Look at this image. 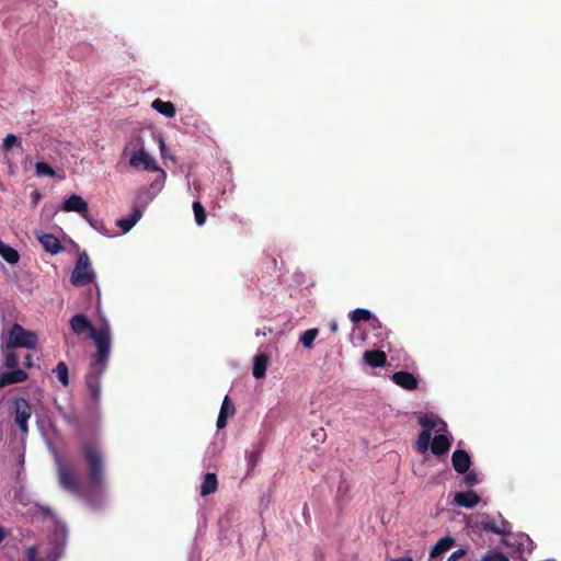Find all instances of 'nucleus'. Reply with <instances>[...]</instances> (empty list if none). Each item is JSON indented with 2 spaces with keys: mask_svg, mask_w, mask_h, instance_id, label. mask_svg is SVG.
Returning <instances> with one entry per match:
<instances>
[{
  "mask_svg": "<svg viewBox=\"0 0 561 561\" xmlns=\"http://www.w3.org/2000/svg\"><path fill=\"white\" fill-rule=\"evenodd\" d=\"M480 482L479 474L474 471H470L463 476V483L468 486H473Z\"/></svg>",
  "mask_w": 561,
  "mask_h": 561,
  "instance_id": "33",
  "label": "nucleus"
},
{
  "mask_svg": "<svg viewBox=\"0 0 561 561\" xmlns=\"http://www.w3.org/2000/svg\"><path fill=\"white\" fill-rule=\"evenodd\" d=\"M72 332L80 335L89 333L94 342L96 352L92 355L90 369L85 375V387L89 393V409L94 410L101 401V377L106 369L111 353L112 330L107 320H104L100 328L91 324L84 313H76L69 320Z\"/></svg>",
  "mask_w": 561,
  "mask_h": 561,
  "instance_id": "1",
  "label": "nucleus"
},
{
  "mask_svg": "<svg viewBox=\"0 0 561 561\" xmlns=\"http://www.w3.org/2000/svg\"><path fill=\"white\" fill-rule=\"evenodd\" d=\"M0 255L10 264H14L19 261V253L2 241H0Z\"/></svg>",
  "mask_w": 561,
  "mask_h": 561,
  "instance_id": "26",
  "label": "nucleus"
},
{
  "mask_svg": "<svg viewBox=\"0 0 561 561\" xmlns=\"http://www.w3.org/2000/svg\"><path fill=\"white\" fill-rule=\"evenodd\" d=\"M18 145H20L19 138L13 134L7 135V137L3 140V149L4 150H9L13 146H18Z\"/></svg>",
  "mask_w": 561,
  "mask_h": 561,
  "instance_id": "36",
  "label": "nucleus"
},
{
  "mask_svg": "<svg viewBox=\"0 0 561 561\" xmlns=\"http://www.w3.org/2000/svg\"><path fill=\"white\" fill-rule=\"evenodd\" d=\"M525 542H527V543H531L530 538H529L528 536H526V535H522V536L519 537V541H518V543H519L520 546H523Z\"/></svg>",
  "mask_w": 561,
  "mask_h": 561,
  "instance_id": "40",
  "label": "nucleus"
},
{
  "mask_svg": "<svg viewBox=\"0 0 561 561\" xmlns=\"http://www.w3.org/2000/svg\"><path fill=\"white\" fill-rule=\"evenodd\" d=\"M4 364L8 368L10 369H14L16 368L18 364H19V359H18V356L15 353L13 352H9L7 355H5V358H4Z\"/></svg>",
  "mask_w": 561,
  "mask_h": 561,
  "instance_id": "34",
  "label": "nucleus"
},
{
  "mask_svg": "<svg viewBox=\"0 0 561 561\" xmlns=\"http://www.w3.org/2000/svg\"><path fill=\"white\" fill-rule=\"evenodd\" d=\"M3 540V533L2 530L0 529V542Z\"/></svg>",
  "mask_w": 561,
  "mask_h": 561,
  "instance_id": "48",
  "label": "nucleus"
},
{
  "mask_svg": "<svg viewBox=\"0 0 561 561\" xmlns=\"http://www.w3.org/2000/svg\"><path fill=\"white\" fill-rule=\"evenodd\" d=\"M128 164L136 170H145V171H151V172H154V171L163 172L158 167L154 158L147 152L146 148L144 150H141L140 152L131 156L128 159ZM162 174L164 175V173H162Z\"/></svg>",
  "mask_w": 561,
  "mask_h": 561,
  "instance_id": "9",
  "label": "nucleus"
},
{
  "mask_svg": "<svg viewBox=\"0 0 561 561\" xmlns=\"http://www.w3.org/2000/svg\"><path fill=\"white\" fill-rule=\"evenodd\" d=\"M462 553H463V552H462L461 550L456 551V552H454V553L451 554L450 559H456V558H458L459 556H461Z\"/></svg>",
  "mask_w": 561,
  "mask_h": 561,
  "instance_id": "46",
  "label": "nucleus"
},
{
  "mask_svg": "<svg viewBox=\"0 0 561 561\" xmlns=\"http://www.w3.org/2000/svg\"><path fill=\"white\" fill-rule=\"evenodd\" d=\"M318 336V329H309L300 334L299 342L307 348L313 346V342Z\"/></svg>",
  "mask_w": 561,
  "mask_h": 561,
  "instance_id": "28",
  "label": "nucleus"
},
{
  "mask_svg": "<svg viewBox=\"0 0 561 561\" xmlns=\"http://www.w3.org/2000/svg\"><path fill=\"white\" fill-rule=\"evenodd\" d=\"M26 560L27 561H41L37 557V550L35 547H30L26 550Z\"/></svg>",
  "mask_w": 561,
  "mask_h": 561,
  "instance_id": "38",
  "label": "nucleus"
},
{
  "mask_svg": "<svg viewBox=\"0 0 561 561\" xmlns=\"http://www.w3.org/2000/svg\"><path fill=\"white\" fill-rule=\"evenodd\" d=\"M454 539L451 537L440 538L436 545L431 550V558H438L447 550H449L454 545Z\"/></svg>",
  "mask_w": 561,
  "mask_h": 561,
  "instance_id": "24",
  "label": "nucleus"
},
{
  "mask_svg": "<svg viewBox=\"0 0 561 561\" xmlns=\"http://www.w3.org/2000/svg\"><path fill=\"white\" fill-rule=\"evenodd\" d=\"M25 364H26L27 366H31V365H32V356H31L30 354H27V355L25 356Z\"/></svg>",
  "mask_w": 561,
  "mask_h": 561,
  "instance_id": "44",
  "label": "nucleus"
},
{
  "mask_svg": "<svg viewBox=\"0 0 561 561\" xmlns=\"http://www.w3.org/2000/svg\"><path fill=\"white\" fill-rule=\"evenodd\" d=\"M267 363H268V357L266 354L261 353L254 357L253 376L255 378L261 379L265 376Z\"/></svg>",
  "mask_w": 561,
  "mask_h": 561,
  "instance_id": "23",
  "label": "nucleus"
},
{
  "mask_svg": "<svg viewBox=\"0 0 561 561\" xmlns=\"http://www.w3.org/2000/svg\"><path fill=\"white\" fill-rule=\"evenodd\" d=\"M420 425L424 428L422 433L419 435L417 442H416V448L421 454H425L428 448L431 447V438H432V431L435 433L439 432H446L447 431V424L438 419L434 414H427L423 415L419 419Z\"/></svg>",
  "mask_w": 561,
  "mask_h": 561,
  "instance_id": "4",
  "label": "nucleus"
},
{
  "mask_svg": "<svg viewBox=\"0 0 561 561\" xmlns=\"http://www.w3.org/2000/svg\"><path fill=\"white\" fill-rule=\"evenodd\" d=\"M94 278L95 273L91 267L89 255L85 252L80 253L70 276L71 284L75 286H81L93 282Z\"/></svg>",
  "mask_w": 561,
  "mask_h": 561,
  "instance_id": "6",
  "label": "nucleus"
},
{
  "mask_svg": "<svg viewBox=\"0 0 561 561\" xmlns=\"http://www.w3.org/2000/svg\"><path fill=\"white\" fill-rule=\"evenodd\" d=\"M159 146H160V150H161V152L163 153V151H164V149H165V144H164V141H163V139H162V138H159Z\"/></svg>",
  "mask_w": 561,
  "mask_h": 561,
  "instance_id": "42",
  "label": "nucleus"
},
{
  "mask_svg": "<svg viewBox=\"0 0 561 561\" xmlns=\"http://www.w3.org/2000/svg\"><path fill=\"white\" fill-rule=\"evenodd\" d=\"M151 107L168 118L174 117L176 113L175 106L172 102L162 101L160 99L154 100L151 103Z\"/></svg>",
  "mask_w": 561,
  "mask_h": 561,
  "instance_id": "22",
  "label": "nucleus"
},
{
  "mask_svg": "<svg viewBox=\"0 0 561 561\" xmlns=\"http://www.w3.org/2000/svg\"><path fill=\"white\" fill-rule=\"evenodd\" d=\"M194 218L197 226H203L206 221V211L201 202L193 203Z\"/></svg>",
  "mask_w": 561,
  "mask_h": 561,
  "instance_id": "29",
  "label": "nucleus"
},
{
  "mask_svg": "<svg viewBox=\"0 0 561 561\" xmlns=\"http://www.w3.org/2000/svg\"><path fill=\"white\" fill-rule=\"evenodd\" d=\"M55 462L57 466L58 482L60 486L73 494L81 491L80 479L77 474V468L72 462L62 461L56 449L53 450Z\"/></svg>",
  "mask_w": 561,
  "mask_h": 561,
  "instance_id": "3",
  "label": "nucleus"
},
{
  "mask_svg": "<svg viewBox=\"0 0 561 561\" xmlns=\"http://www.w3.org/2000/svg\"><path fill=\"white\" fill-rule=\"evenodd\" d=\"M455 502L458 506L472 508L480 502V496L473 491L458 492L455 494Z\"/></svg>",
  "mask_w": 561,
  "mask_h": 561,
  "instance_id": "17",
  "label": "nucleus"
},
{
  "mask_svg": "<svg viewBox=\"0 0 561 561\" xmlns=\"http://www.w3.org/2000/svg\"><path fill=\"white\" fill-rule=\"evenodd\" d=\"M373 317L371 312L367 309L357 308L350 314L351 320L356 323L359 321H368Z\"/></svg>",
  "mask_w": 561,
  "mask_h": 561,
  "instance_id": "30",
  "label": "nucleus"
},
{
  "mask_svg": "<svg viewBox=\"0 0 561 561\" xmlns=\"http://www.w3.org/2000/svg\"><path fill=\"white\" fill-rule=\"evenodd\" d=\"M453 466L459 473H466L471 465L470 456L467 451L457 449L451 457Z\"/></svg>",
  "mask_w": 561,
  "mask_h": 561,
  "instance_id": "15",
  "label": "nucleus"
},
{
  "mask_svg": "<svg viewBox=\"0 0 561 561\" xmlns=\"http://www.w3.org/2000/svg\"><path fill=\"white\" fill-rule=\"evenodd\" d=\"M312 437L317 440V442H323L327 437V434L324 432L323 428H319L318 431H314L312 433Z\"/></svg>",
  "mask_w": 561,
  "mask_h": 561,
  "instance_id": "39",
  "label": "nucleus"
},
{
  "mask_svg": "<svg viewBox=\"0 0 561 561\" xmlns=\"http://www.w3.org/2000/svg\"><path fill=\"white\" fill-rule=\"evenodd\" d=\"M478 525L485 531L493 533L496 535H506L511 533V524L503 518L501 514L497 516H490L488 514H481L479 516Z\"/></svg>",
  "mask_w": 561,
  "mask_h": 561,
  "instance_id": "7",
  "label": "nucleus"
},
{
  "mask_svg": "<svg viewBox=\"0 0 561 561\" xmlns=\"http://www.w3.org/2000/svg\"><path fill=\"white\" fill-rule=\"evenodd\" d=\"M445 433L446 432L435 433L432 439L431 450L437 456L446 454L450 448V438Z\"/></svg>",
  "mask_w": 561,
  "mask_h": 561,
  "instance_id": "12",
  "label": "nucleus"
},
{
  "mask_svg": "<svg viewBox=\"0 0 561 561\" xmlns=\"http://www.w3.org/2000/svg\"><path fill=\"white\" fill-rule=\"evenodd\" d=\"M142 217V209L133 206V211L128 216L121 218L116 221V226L119 227L123 233H127Z\"/></svg>",
  "mask_w": 561,
  "mask_h": 561,
  "instance_id": "13",
  "label": "nucleus"
},
{
  "mask_svg": "<svg viewBox=\"0 0 561 561\" xmlns=\"http://www.w3.org/2000/svg\"><path fill=\"white\" fill-rule=\"evenodd\" d=\"M255 334H256L257 336H260V335H265L266 333H265V331H262V330L257 329V330H256V332H255Z\"/></svg>",
  "mask_w": 561,
  "mask_h": 561,
  "instance_id": "47",
  "label": "nucleus"
},
{
  "mask_svg": "<svg viewBox=\"0 0 561 561\" xmlns=\"http://www.w3.org/2000/svg\"><path fill=\"white\" fill-rule=\"evenodd\" d=\"M363 359L369 366L377 368L386 364L387 357L385 352L381 351H366L363 355Z\"/></svg>",
  "mask_w": 561,
  "mask_h": 561,
  "instance_id": "21",
  "label": "nucleus"
},
{
  "mask_svg": "<svg viewBox=\"0 0 561 561\" xmlns=\"http://www.w3.org/2000/svg\"><path fill=\"white\" fill-rule=\"evenodd\" d=\"M162 186H163V179L154 181L151 184L150 190H148V188L140 190L136 195V198L134 201V206H137L144 210L147 207V205H149L153 201V198L156 197L158 192L162 188Z\"/></svg>",
  "mask_w": 561,
  "mask_h": 561,
  "instance_id": "10",
  "label": "nucleus"
},
{
  "mask_svg": "<svg viewBox=\"0 0 561 561\" xmlns=\"http://www.w3.org/2000/svg\"><path fill=\"white\" fill-rule=\"evenodd\" d=\"M392 380L400 387L407 390H414L417 388L419 381L408 371H398L392 375Z\"/></svg>",
  "mask_w": 561,
  "mask_h": 561,
  "instance_id": "16",
  "label": "nucleus"
},
{
  "mask_svg": "<svg viewBox=\"0 0 561 561\" xmlns=\"http://www.w3.org/2000/svg\"><path fill=\"white\" fill-rule=\"evenodd\" d=\"M38 241L44 247V249L51 254H56L61 250L59 240L51 233L39 234Z\"/></svg>",
  "mask_w": 561,
  "mask_h": 561,
  "instance_id": "20",
  "label": "nucleus"
},
{
  "mask_svg": "<svg viewBox=\"0 0 561 561\" xmlns=\"http://www.w3.org/2000/svg\"><path fill=\"white\" fill-rule=\"evenodd\" d=\"M35 173L39 178H42V176L51 178L56 174L55 170L45 162H37L35 164Z\"/></svg>",
  "mask_w": 561,
  "mask_h": 561,
  "instance_id": "31",
  "label": "nucleus"
},
{
  "mask_svg": "<svg viewBox=\"0 0 561 561\" xmlns=\"http://www.w3.org/2000/svg\"><path fill=\"white\" fill-rule=\"evenodd\" d=\"M483 561H510L506 556L501 552H489L483 556Z\"/></svg>",
  "mask_w": 561,
  "mask_h": 561,
  "instance_id": "35",
  "label": "nucleus"
},
{
  "mask_svg": "<svg viewBox=\"0 0 561 561\" xmlns=\"http://www.w3.org/2000/svg\"><path fill=\"white\" fill-rule=\"evenodd\" d=\"M330 329L332 332H336L337 331V323L335 321L331 322L330 323Z\"/></svg>",
  "mask_w": 561,
  "mask_h": 561,
  "instance_id": "43",
  "label": "nucleus"
},
{
  "mask_svg": "<svg viewBox=\"0 0 561 561\" xmlns=\"http://www.w3.org/2000/svg\"><path fill=\"white\" fill-rule=\"evenodd\" d=\"M233 413H234V405L229 400V397L226 396L222 401L221 409H220V412H219V415L217 419V427L219 430L226 427L228 417L230 415H233Z\"/></svg>",
  "mask_w": 561,
  "mask_h": 561,
  "instance_id": "19",
  "label": "nucleus"
},
{
  "mask_svg": "<svg viewBox=\"0 0 561 561\" xmlns=\"http://www.w3.org/2000/svg\"><path fill=\"white\" fill-rule=\"evenodd\" d=\"M85 220L89 222V225L96 230L99 233L105 236V237H112L110 231L106 229L104 222L102 220L93 219L91 216L85 218Z\"/></svg>",
  "mask_w": 561,
  "mask_h": 561,
  "instance_id": "32",
  "label": "nucleus"
},
{
  "mask_svg": "<svg viewBox=\"0 0 561 561\" xmlns=\"http://www.w3.org/2000/svg\"><path fill=\"white\" fill-rule=\"evenodd\" d=\"M27 374L21 368H14L10 371H0V388L11 383L26 380Z\"/></svg>",
  "mask_w": 561,
  "mask_h": 561,
  "instance_id": "14",
  "label": "nucleus"
},
{
  "mask_svg": "<svg viewBox=\"0 0 561 561\" xmlns=\"http://www.w3.org/2000/svg\"><path fill=\"white\" fill-rule=\"evenodd\" d=\"M54 373L64 387L69 385V370L66 363L59 362L54 369Z\"/></svg>",
  "mask_w": 561,
  "mask_h": 561,
  "instance_id": "27",
  "label": "nucleus"
},
{
  "mask_svg": "<svg viewBox=\"0 0 561 561\" xmlns=\"http://www.w3.org/2000/svg\"><path fill=\"white\" fill-rule=\"evenodd\" d=\"M19 463H20L21 467L24 463V454L23 453L19 454Z\"/></svg>",
  "mask_w": 561,
  "mask_h": 561,
  "instance_id": "45",
  "label": "nucleus"
},
{
  "mask_svg": "<svg viewBox=\"0 0 561 561\" xmlns=\"http://www.w3.org/2000/svg\"><path fill=\"white\" fill-rule=\"evenodd\" d=\"M14 423L20 428L22 434L28 433L27 422L32 416V407L24 398H18L14 400Z\"/></svg>",
  "mask_w": 561,
  "mask_h": 561,
  "instance_id": "8",
  "label": "nucleus"
},
{
  "mask_svg": "<svg viewBox=\"0 0 561 561\" xmlns=\"http://www.w3.org/2000/svg\"><path fill=\"white\" fill-rule=\"evenodd\" d=\"M145 148L146 146L144 138L140 135H135L127 140L123 150V154L129 159L131 156L140 152Z\"/></svg>",
  "mask_w": 561,
  "mask_h": 561,
  "instance_id": "18",
  "label": "nucleus"
},
{
  "mask_svg": "<svg viewBox=\"0 0 561 561\" xmlns=\"http://www.w3.org/2000/svg\"><path fill=\"white\" fill-rule=\"evenodd\" d=\"M61 209L67 213H78L84 219L90 216L88 203L82 198V196L77 194H71L67 199H65Z\"/></svg>",
  "mask_w": 561,
  "mask_h": 561,
  "instance_id": "11",
  "label": "nucleus"
},
{
  "mask_svg": "<svg viewBox=\"0 0 561 561\" xmlns=\"http://www.w3.org/2000/svg\"><path fill=\"white\" fill-rule=\"evenodd\" d=\"M245 458H247L249 467L253 468L260 459V453L256 450L247 451Z\"/></svg>",
  "mask_w": 561,
  "mask_h": 561,
  "instance_id": "37",
  "label": "nucleus"
},
{
  "mask_svg": "<svg viewBox=\"0 0 561 561\" xmlns=\"http://www.w3.org/2000/svg\"><path fill=\"white\" fill-rule=\"evenodd\" d=\"M218 482L215 473H206L204 481L201 485V495L206 496L214 493L217 490Z\"/></svg>",
  "mask_w": 561,
  "mask_h": 561,
  "instance_id": "25",
  "label": "nucleus"
},
{
  "mask_svg": "<svg viewBox=\"0 0 561 561\" xmlns=\"http://www.w3.org/2000/svg\"><path fill=\"white\" fill-rule=\"evenodd\" d=\"M79 449L87 462V482L92 489H101L104 483V455L100 443L83 435L79 438Z\"/></svg>",
  "mask_w": 561,
  "mask_h": 561,
  "instance_id": "2",
  "label": "nucleus"
},
{
  "mask_svg": "<svg viewBox=\"0 0 561 561\" xmlns=\"http://www.w3.org/2000/svg\"><path fill=\"white\" fill-rule=\"evenodd\" d=\"M38 343V337L35 332L25 330L19 323H14L9 332L7 347H24L33 350Z\"/></svg>",
  "mask_w": 561,
  "mask_h": 561,
  "instance_id": "5",
  "label": "nucleus"
},
{
  "mask_svg": "<svg viewBox=\"0 0 561 561\" xmlns=\"http://www.w3.org/2000/svg\"><path fill=\"white\" fill-rule=\"evenodd\" d=\"M390 561H413L411 557L392 558Z\"/></svg>",
  "mask_w": 561,
  "mask_h": 561,
  "instance_id": "41",
  "label": "nucleus"
}]
</instances>
